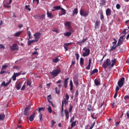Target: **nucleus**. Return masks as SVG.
Here are the masks:
<instances>
[{"mask_svg": "<svg viewBox=\"0 0 129 129\" xmlns=\"http://www.w3.org/2000/svg\"><path fill=\"white\" fill-rule=\"evenodd\" d=\"M116 63V59L115 58L114 59H112L110 61V59L109 58H107L106 59L105 61L104 62L103 64V67L104 69H106L108 66H111V67H113L114 65Z\"/></svg>", "mask_w": 129, "mask_h": 129, "instance_id": "nucleus-1", "label": "nucleus"}, {"mask_svg": "<svg viewBox=\"0 0 129 129\" xmlns=\"http://www.w3.org/2000/svg\"><path fill=\"white\" fill-rule=\"evenodd\" d=\"M69 98H70V97L69 96V95H68L67 93L66 94L65 98L64 99L63 101H62L61 103V112H63L64 110V105H67L68 104V100H69Z\"/></svg>", "mask_w": 129, "mask_h": 129, "instance_id": "nucleus-2", "label": "nucleus"}, {"mask_svg": "<svg viewBox=\"0 0 129 129\" xmlns=\"http://www.w3.org/2000/svg\"><path fill=\"white\" fill-rule=\"evenodd\" d=\"M61 72V70L60 69H57L56 70H54L52 71V72H50V75H52L53 77H57L58 76V74H60V73Z\"/></svg>", "mask_w": 129, "mask_h": 129, "instance_id": "nucleus-3", "label": "nucleus"}, {"mask_svg": "<svg viewBox=\"0 0 129 129\" xmlns=\"http://www.w3.org/2000/svg\"><path fill=\"white\" fill-rule=\"evenodd\" d=\"M83 50L84 51V52H83V56L84 57L89 56V54H90V49H89V48L84 47Z\"/></svg>", "mask_w": 129, "mask_h": 129, "instance_id": "nucleus-4", "label": "nucleus"}, {"mask_svg": "<svg viewBox=\"0 0 129 129\" xmlns=\"http://www.w3.org/2000/svg\"><path fill=\"white\" fill-rule=\"evenodd\" d=\"M80 14L81 16L86 17L89 14V12L85 11L84 10H81L80 11Z\"/></svg>", "mask_w": 129, "mask_h": 129, "instance_id": "nucleus-5", "label": "nucleus"}, {"mask_svg": "<svg viewBox=\"0 0 129 129\" xmlns=\"http://www.w3.org/2000/svg\"><path fill=\"white\" fill-rule=\"evenodd\" d=\"M123 82H124V78H121L118 82V85L119 88H121L123 86Z\"/></svg>", "mask_w": 129, "mask_h": 129, "instance_id": "nucleus-6", "label": "nucleus"}, {"mask_svg": "<svg viewBox=\"0 0 129 129\" xmlns=\"http://www.w3.org/2000/svg\"><path fill=\"white\" fill-rule=\"evenodd\" d=\"M10 49L12 51H15V50H19L18 45L16 43L13 44L12 46H10Z\"/></svg>", "mask_w": 129, "mask_h": 129, "instance_id": "nucleus-7", "label": "nucleus"}, {"mask_svg": "<svg viewBox=\"0 0 129 129\" xmlns=\"http://www.w3.org/2000/svg\"><path fill=\"white\" fill-rule=\"evenodd\" d=\"M41 35H42V33L40 32H36L35 34L33 35L35 39H36L37 41H39V39L41 38Z\"/></svg>", "mask_w": 129, "mask_h": 129, "instance_id": "nucleus-8", "label": "nucleus"}, {"mask_svg": "<svg viewBox=\"0 0 129 129\" xmlns=\"http://www.w3.org/2000/svg\"><path fill=\"white\" fill-rule=\"evenodd\" d=\"M31 108V105H28L24 109V115H26L28 117V111L30 110Z\"/></svg>", "mask_w": 129, "mask_h": 129, "instance_id": "nucleus-9", "label": "nucleus"}, {"mask_svg": "<svg viewBox=\"0 0 129 129\" xmlns=\"http://www.w3.org/2000/svg\"><path fill=\"white\" fill-rule=\"evenodd\" d=\"M123 37L124 36H122L119 38L117 44V45L120 46V45H122V44H123Z\"/></svg>", "mask_w": 129, "mask_h": 129, "instance_id": "nucleus-10", "label": "nucleus"}, {"mask_svg": "<svg viewBox=\"0 0 129 129\" xmlns=\"http://www.w3.org/2000/svg\"><path fill=\"white\" fill-rule=\"evenodd\" d=\"M70 32H67L63 34V35L65 37H70V36H71L72 33H73L74 32V30H73V29H70Z\"/></svg>", "mask_w": 129, "mask_h": 129, "instance_id": "nucleus-11", "label": "nucleus"}, {"mask_svg": "<svg viewBox=\"0 0 129 129\" xmlns=\"http://www.w3.org/2000/svg\"><path fill=\"white\" fill-rule=\"evenodd\" d=\"M35 115H36V112H34L33 113V114L31 115L29 118L30 121H33V120H34V118H35Z\"/></svg>", "mask_w": 129, "mask_h": 129, "instance_id": "nucleus-12", "label": "nucleus"}, {"mask_svg": "<svg viewBox=\"0 0 129 129\" xmlns=\"http://www.w3.org/2000/svg\"><path fill=\"white\" fill-rule=\"evenodd\" d=\"M106 15L107 17L110 16L111 15V10L109 8H107L106 10Z\"/></svg>", "mask_w": 129, "mask_h": 129, "instance_id": "nucleus-13", "label": "nucleus"}, {"mask_svg": "<svg viewBox=\"0 0 129 129\" xmlns=\"http://www.w3.org/2000/svg\"><path fill=\"white\" fill-rule=\"evenodd\" d=\"M38 41L35 39V40H29L28 42V46H31V44H33V43H37Z\"/></svg>", "mask_w": 129, "mask_h": 129, "instance_id": "nucleus-14", "label": "nucleus"}, {"mask_svg": "<svg viewBox=\"0 0 129 129\" xmlns=\"http://www.w3.org/2000/svg\"><path fill=\"white\" fill-rule=\"evenodd\" d=\"M36 110L38 111L39 113H41V111H44L45 110V107H38V109H36Z\"/></svg>", "mask_w": 129, "mask_h": 129, "instance_id": "nucleus-15", "label": "nucleus"}, {"mask_svg": "<svg viewBox=\"0 0 129 129\" xmlns=\"http://www.w3.org/2000/svg\"><path fill=\"white\" fill-rule=\"evenodd\" d=\"M88 40V38H84L82 41L77 42V44H83V43H85L86 41Z\"/></svg>", "mask_w": 129, "mask_h": 129, "instance_id": "nucleus-16", "label": "nucleus"}, {"mask_svg": "<svg viewBox=\"0 0 129 129\" xmlns=\"http://www.w3.org/2000/svg\"><path fill=\"white\" fill-rule=\"evenodd\" d=\"M60 10L61 11V13L59 14V16H64V15H66V10H65V9L61 8Z\"/></svg>", "mask_w": 129, "mask_h": 129, "instance_id": "nucleus-17", "label": "nucleus"}, {"mask_svg": "<svg viewBox=\"0 0 129 129\" xmlns=\"http://www.w3.org/2000/svg\"><path fill=\"white\" fill-rule=\"evenodd\" d=\"M69 79V78H67L64 80V86L65 88H67V85L68 84V80Z\"/></svg>", "mask_w": 129, "mask_h": 129, "instance_id": "nucleus-18", "label": "nucleus"}, {"mask_svg": "<svg viewBox=\"0 0 129 129\" xmlns=\"http://www.w3.org/2000/svg\"><path fill=\"white\" fill-rule=\"evenodd\" d=\"M59 56L56 57L55 58L52 59V63H58V61H60V59L58 58Z\"/></svg>", "mask_w": 129, "mask_h": 129, "instance_id": "nucleus-19", "label": "nucleus"}, {"mask_svg": "<svg viewBox=\"0 0 129 129\" xmlns=\"http://www.w3.org/2000/svg\"><path fill=\"white\" fill-rule=\"evenodd\" d=\"M71 24V23H70V22H68V21L66 22L65 25L68 26V29H69V30H71V29H72L71 28V26H70V24Z\"/></svg>", "mask_w": 129, "mask_h": 129, "instance_id": "nucleus-20", "label": "nucleus"}, {"mask_svg": "<svg viewBox=\"0 0 129 129\" xmlns=\"http://www.w3.org/2000/svg\"><path fill=\"white\" fill-rule=\"evenodd\" d=\"M21 87H22V83H19L17 84L16 89H17V90H20V89H21Z\"/></svg>", "mask_w": 129, "mask_h": 129, "instance_id": "nucleus-21", "label": "nucleus"}, {"mask_svg": "<svg viewBox=\"0 0 129 129\" xmlns=\"http://www.w3.org/2000/svg\"><path fill=\"white\" fill-rule=\"evenodd\" d=\"M74 84L78 86L79 85V83L78 82V78H76L74 79Z\"/></svg>", "mask_w": 129, "mask_h": 129, "instance_id": "nucleus-22", "label": "nucleus"}, {"mask_svg": "<svg viewBox=\"0 0 129 129\" xmlns=\"http://www.w3.org/2000/svg\"><path fill=\"white\" fill-rule=\"evenodd\" d=\"M98 73V70L97 69H94L92 72H91L90 75H93V74H95V73Z\"/></svg>", "mask_w": 129, "mask_h": 129, "instance_id": "nucleus-23", "label": "nucleus"}, {"mask_svg": "<svg viewBox=\"0 0 129 129\" xmlns=\"http://www.w3.org/2000/svg\"><path fill=\"white\" fill-rule=\"evenodd\" d=\"M77 14H78V9L75 8L73 11V16H74V15H77Z\"/></svg>", "mask_w": 129, "mask_h": 129, "instance_id": "nucleus-24", "label": "nucleus"}, {"mask_svg": "<svg viewBox=\"0 0 129 129\" xmlns=\"http://www.w3.org/2000/svg\"><path fill=\"white\" fill-rule=\"evenodd\" d=\"M6 117L5 114H0V120H4Z\"/></svg>", "mask_w": 129, "mask_h": 129, "instance_id": "nucleus-25", "label": "nucleus"}, {"mask_svg": "<svg viewBox=\"0 0 129 129\" xmlns=\"http://www.w3.org/2000/svg\"><path fill=\"white\" fill-rule=\"evenodd\" d=\"M64 112H65L66 118L67 119H68V118H69V112H68V111L67 110H65Z\"/></svg>", "mask_w": 129, "mask_h": 129, "instance_id": "nucleus-26", "label": "nucleus"}, {"mask_svg": "<svg viewBox=\"0 0 129 129\" xmlns=\"http://www.w3.org/2000/svg\"><path fill=\"white\" fill-rule=\"evenodd\" d=\"M117 47H118V45H117V44H116V45H113L111 48L110 49V51H114V50H115V49H116Z\"/></svg>", "mask_w": 129, "mask_h": 129, "instance_id": "nucleus-27", "label": "nucleus"}, {"mask_svg": "<svg viewBox=\"0 0 129 129\" xmlns=\"http://www.w3.org/2000/svg\"><path fill=\"white\" fill-rule=\"evenodd\" d=\"M84 63V58H83V57H81L80 60V64L81 66H82Z\"/></svg>", "mask_w": 129, "mask_h": 129, "instance_id": "nucleus-28", "label": "nucleus"}, {"mask_svg": "<svg viewBox=\"0 0 129 129\" xmlns=\"http://www.w3.org/2000/svg\"><path fill=\"white\" fill-rule=\"evenodd\" d=\"M53 9L54 10L59 11V10H61L62 8H61V6H55L53 7Z\"/></svg>", "mask_w": 129, "mask_h": 129, "instance_id": "nucleus-29", "label": "nucleus"}, {"mask_svg": "<svg viewBox=\"0 0 129 129\" xmlns=\"http://www.w3.org/2000/svg\"><path fill=\"white\" fill-rule=\"evenodd\" d=\"M21 34H22V31L17 32L14 34V37H20V35H21Z\"/></svg>", "mask_w": 129, "mask_h": 129, "instance_id": "nucleus-30", "label": "nucleus"}, {"mask_svg": "<svg viewBox=\"0 0 129 129\" xmlns=\"http://www.w3.org/2000/svg\"><path fill=\"white\" fill-rule=\"evenodd\" d=\"M95 25V29H97L99 26V21H97Z\"/></svg>", "mask_w": 129, "mask_h": 129, "instance_id": "nucleus-31", "label": "nucleus"}, {"mask_svg": "<svg viewBox=\"0 0 129 129\" xmlns=\"http://www.w3.org/2000/svg\"><path fill=\"white\" fill-rule=\"evenodd\" d=\"M26 84L28 86H31V85L32 84V81L31 80H28Z\"/></svg>", "mask_w": 129, "mask_h": 129, "instance_id": "nucleus-32", "label": "nucleus"}, {"mask_svg": "<svg viewBox=\"0 0 129 129\" xmlns=\"http://www.w3.org/2000/svg\"><path fill=\"white\" fill-rule=\"evenodd\" d=\"M95 84L96 86H98V85H100V83L97 80H95Z\"/></svg>", "mask_w": 129, "mask_h": 129, "instance_id": "nucleus-33", "label": "nucleus"}, {"mask_svg": "<svg viewBox=\"0 0 129 129\" xmlns=\"http://www.w3.org/2000/svg\"><path fill=\"white\" fill-rule=\"evenodd\" d=\"M55 90L56 94H60V89H58L57 87H55Z\"/></svg>", "mask_w": 129, "mask_h": 129, "instance_id": "nucleus-34", "label": "nucleus"}, {"mask_svg": "<svg viewBox=\"0 0 129 129\" xmlns=\"http://www.w3.org/2000/svg\"><path fill=\"white\" fill-rule=\"evenodd\" d=\"M47 15L48 18H52V13H49V11H47Z\"/></svg>", "mask_w": 129, "mask_h": 129, "instance_id": "nucleus-35", "label": "nucleus"}, {"mask_svg": "<svg viewBox=\"0 0 129 129\" xmlns=\"http://www.w3.org/2000/svg\"><path fill=\"white\" fill-rule=\"evenodd\" d=\"M105 0H101V3L100 5L101 6H105Z\"/></svg>", "mask_w": 129, "mask_h": 129, "instance_id": "nucleus-36", "label": "nucleus"}, {"mask_svg": "<svg viewBox=\"0 0 129 129\" xmlns=\"http://www.w3.org/2000/svg\"><path fill=\"white\" fill-rule=\"evenodd\" d=\"M76 125V121H73L71 124V128H73V126H75Z\"/></svg>", "mask_w": 129, "mask_h": 129, "instance_id": "nucleus-37", "label": "nucleus"}, {"mask_svg": "<svg viewBox=\"0 0 129 129\" xmlns=\"http://www.w3.org/2000/svg\"><path fill=\"white\" fill-rule=\"evenodd\" d=\"M87 109L88 111H91V110H93L92 107L91 106V105H89V106H88Z\"/></svg>", "mask_w": 129, "mask_h": 129, "instance_id": "nucleus-38", "label": "nucleus"}, {"mask_svg": "<svg viewBox=\"0 0 129 129\" xmlns=\"http://www.w3.org/2000/svg\"><path fill=\"white\" fill-rule=\"evenodd\" d=\"M72 109H73V106L70 105V107L69 108V112H71V111H72Z\"/></svg>", "mask_w": 129, "mask_h": 129, "instance_id": "nucleus-39", "label": "nucleus"}, {"mask_svg": "<svg viewBox=\"0 0 129 129\" xmlns=\"http://www.w3.org/2000/svg\"><path fill=\"white\" fill-rule=\"evenodd\" d=\"M104 19V16H103V12H101L100 14V19L101 20H103Z\"/></svg>", "mask_w": 129, "mask_h": 129, "instance_id": "nucleus-40", "label": "nucleus"}, {"mask_svg": "<svg viewBox=\"0 0 129 129\" xmlns=\"http://www.w3.org/2000/svg\"><path fill=\"white\" fill-rule=\"evenodd\" d=\"M16 77H17V76H20V75H21V74H22V72H21L20 73H14V74Z\"/></svg>", "mask_w": 129, "mask_h": 129, "instance_id": "nucleus-41", "label": "nucleus"}, {"mask_svg": "<svg viewBox=\"0 0 129 129\" xmlns=\"http://www.w3.org/2000/svg\"><path fill=\"white\" fill-rule=\"evenodd\" d=\"M52 32H55V33H59V30L57 29V28H53L52 29Z\"/></svg>", "mask_w": 129, "mask_h": 129, "instance_id": "nucleus-42", "label": "nucleus"}, {"mask_svg": "<svg viewBox=\"0 0 129 129\" xmlns=\"http://www.w3.org/2000/svg\"><path fill=\"white\" fill-rule=\"evenodd\" d=\"M48 112H49V113H52V108L51 107V106L48 107Z\"/></svg>", "mask_w": 129, "mask_h": 129, "instance_id": "nucleus-43", "label": "nucleus"}, {"mask_svg": "<svg viewBox=\"0 0 129 129\" xmlns=\"http://www.w3.org/2000/svg\"><path fill=\"white\" fill-rule=\"evenodd\" d=\"M27 35H28V36H29L28 40H30V39H31V32L28 31Z\"/></svg>", "mask_w": 129, "mask_h": 129, "instance_id": "nucleus-44", "label": "nucleus"}, {"mask_svg": "<svg viewBox=\"0 0 129 129\" xmlns=\"http://www.w3.org/2000/svg\"><path fill=\"white\" fill-rule=\"evenodd\" d=\"M12 79L13 81H16V80H17V77L14 74L12 76Z\"/></svg>", "mask_w": 129, "mask_h": 129, "instance_id": "nucleus-45", "label": "nucleus"}, {"mask_svg": "<svg viewBox=\"0 0 129 129\" xmlns=\"http://www.w3.org/2000/svg\"><path fill=\"white\" fill-rule=\"evenodd\" d=\"M94 125H95V121H94L91 125V126L90 127L89 129H92L94 127Z\"/></svg>", "mask_w": 129, "mask_h": 129, "instance_id": "nucleus-46", "label": "nucleus"}, {"mask_svg": "<svg viewBox=\"0 0 129 129\" xmlns=\"http://www.w3.org/2000/svg\"><path fill=\"white\" fill-rule=\"evenodd\" d=\"M91 117H92V118H93V119H95V113H91Z\"/></svg>", "mask_w": 129, "mask_h": 129, "instance_id": "nucleus-47", "label": "nucleus"}, {"mask_svg": "<svg viewBox=\"0 0 129 129\" xmlns=\"http://www.w3.org/2000/svg\"><path fill=\"white\" fill-rule=\"evenodd\" d=\"M121 34H124V35L123 36H124V37L126 34V30L124 29L123 31L122 32Z\"/></svg>", "mask_w": 129, "mask_h": 129, "instance_id": "nucleus-48", "label": "nucleus"}, {"mask_svg": "<svg viewBox=\"0 0 129 129\" xmlns=\"http://www.w3.org/2000/svg\"><path fill=\"white\" fill-rule=\"evenodd\" d=\"M39 119L40 120V121H42V120H43V117H42V113H39Z\"/></svg>", "mask_w": 129, "mask_h": 129, "instance_id": "nucleus-49", "label": "nucleus"}, {"mask_svg": "<svg viewBox=\"0 0 129 129\" xmlns=\"http://www.w3.org/2000/svg\"><path fill=\"white\" fill-rule=\"evenodd\" d=\"M78 94H79V92L78 91V90H76V92H75V96H76V97H78Z\"/></svg>", "mask_w": 129, "mask_h": 129, "instance_id": "nucleus-50", "label": "nucleus"}, {"mask_svg": "<svg viewBox=\"0 0 129 129\" xmlns=\"http://www.w3.org/2000/svg\"><path fill=\"white\" fill-rule=\"evenodd\" d=\"M72 65H75V58H73L72 61Z\"/></svg>", "mask_w": 129, "mask_h": 129, "instance_id": "nucleus-51", "label": "nucleus"}, {"mask_svg": "<svg viewBox=\"0 0 129 129\" xmlns=\"http://www.w3.org/2000/svg\"><path fill=\"white\" fill-rule=\"evenodd\" d=\"M8 67V66L4 65L2 67V70H6L7 68Z\"/></svg>", "mask_w": 129, "mask_h": 129, "instance_id": "nucleus-52", "label": "nucleus"}, {"mask_svg": "<svg viewBox=\"0 0 129 129\" xmlns=\"http://www.w3.org/2000/svg\"><path fill=\"white\" fill-rule=\"evenodd\" d=\"M116 8L117 10H119V9H120V5L119 4H117L116 5Z\"/></svg>", "mask_w": 129, "mask_h": 129, "instance_id": "nucleus-53", "label": "nucleus"}, {"mask_svg": "<svg viewBox=\"0 0 129 129\" xmlns=\"http://www.w3.org/2000/svg\"><path fill=\"white\" fill-rule=\"evenodd\" d=\"M12 82V79H10L8 82L6 83V87L9 85V84Z\"/></svg>", "mask_w": 129, "mask_h": 129, "instance_id": "nucleus-54", "label": "nucleus"}, {"mask_svg": "<svg viewBox=\"0 0 129 129\" xmlns=\"http://www.w3.org/2000/svg\"><path fill=\"white\" fill-rule=\"evenodd\" d=\"M12 82V79H10L8 82L6 83V87L9 85V84Z\"/></svg>", "mask_w": 129, "mask_h": 129, "instance_id": "nucleus-55", "label": "nucleus"}, {"mask_svg": "<svg viewBox=\"0 0 129 129\" xmlns=\"http://www.w3.org/2000/svg\"><path fill=\"white\" fill-rule=\"evenodd\" d=\"M25 89H26V85H24L22 88L21 89V90H22V91L25 90Z\"/></svg>", "mask_w": 129, "mask_h": 129, "instance_id": "nucleus-56", "label": "nucleus"}, {"mask_svg": "<svg viewBox=\"0 0 129 129\" xmlns=\"http://www.w3.org/2000/svg\"><path fill=\"white\" fill-rule=\"evenodd\" d=\"M113 40L114 41L112 42V44L114 45H116V43H117V41H116V40L115 38H114Z\"/></svg>", "mask_w": 129, "mask_h": 129, "instance_id": "nucleus-57", "label": "nucleus"}, {"mask_svg": "<svg viewBox=\"0 0 129 129\" xmlns=\"http://www.w3.org/2000/svg\"><path fill=\"white\" fill-rule=\"evenodd\" d=\"M91 66V64H88V65L86 67V69H87V70H89V69H90Z\"/></svg>", "mask_w": 129, "mask_h": 129, "instance_id": "nucleus-58", "label": "nucleus"}, {"mask_svg": "<svg viewBox=\"0 0 129 129\" xmlns=\"http://www.w3.org/2000/svg\"><path fill=\"white\" fill-rule=\"evenodd\" d=\"M72 44H73V43L70 42L69 43H65L64 45V46H69V45H72Z\"/></svg>", "mask_w": 129, "mask_h": 129, "instance_id": "nucleus-59", "label": "nucleus"}, {"mask_svg": "<svg viewBox=\"0 0 129 129\" xmlns=\"http://www.w3.org/2000/svg\"><path fill=\"white\" fill-rule=\"evenodd\" d=\"M47 99H48V101H50V100H51V99H52V97H51V95H49L48 96Z\"/></svg>", "mask_w": 129, "mask_h": 129, "instance_id": "nucleus-60", "label": "nucleus"}, {"mask_svg": "<svg viewBox=\"0 0 129 129\" xmlns=\"http://www.w3.org/2000/svg\"><path fill=\"white\" fill-rule=\"evenodd\" d=\"M124 99H125V100H126V99H129V96L128 95H125L124 97Z\"/></svg>", "mask_w": 129, "mask_h": 129, "instance_id": "nucleus-61", "label": "nucleus"}, {"mask_svg": "<svg viewBox=\"0 0 129 129\" xmlns=\"http://www.w3.org/2000/svg\"><path fill=\"white\" fill-rule=\"evenodd\" d=\"M117 94H118V92H116L113 96V98H116V97H117Z\"/></svg>", "mask_w": 129, "mask_h": 129, "instance_id": "nucleus-62", "label": "nucleus"}, {"mask_svg": "<svg viewBox=\"0 0 129 129\" xmlns=\"http://www.w3.org/2000/svg\"><path fill=\"white\" fill-rule=\"evenodd\" d=\"M76 59H77V60H79V54L76 53Z\"/></svg>", "mask_w": 129, "mask_h": 129, "instance_id": "nucleus-63", "label": "nucleus"}, {"mask_svg": "<svg viewBox=\"0 0 129 129\" xmlns=\"http://www.w3.org/2000/svg\"><path fill=\"white\" fill-rule=\"evenodd\" d=\"M40 19H45V15H42L40 16Z\"/></svg>", "mask_w": 129, "mask_h": 129, "instance_id": "nucleus-64", "label": "nucleus"}]
</instances>
